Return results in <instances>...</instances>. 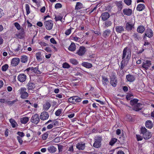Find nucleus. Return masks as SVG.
<instances>
[{
  "mask_svg": "<svg viewBox=\"0 0 154 154\" xmlns=\"http://www.w3.org/2000/svg\"><path fill=\"white\" fill-rule=\"evenodd\" d=\"M131 55V52L130 49H128L127 47L125 48L123 51L122 59L124 60H126L127 63L129 61Z\"/></svg>",
  "mask_w": 154,
  "mask_h": 154,
  "instance_id": "1",
  "label": "nucleus"
},
{
  "mask_svg": "<svg viewBox=\"0 0 154 154\" xmlns=\"http://www.w3.org/2000/svg\"><path fill=\"white\" fill-rule=\"evenodd\" d=\"M102 138V137L100 136L95 137V141L93 145L94 147L98 148L100 147L101 145Z\"/></svg>",
  "mask_w": 154,
  "mask_h": 154,
  "instance_id": "2",
  "label": "nucleus"
},
{
  "mask_svg": "<svg viewBox=\"0 0 154 154\" xmlns=\"http://www.w3.org/2000/svg\"><path fill=\"white\" fill-rule=\"evenodd\" d=\"M110 82L111 85L113 87H115L117 85V78L115 73L114 72H112L110 76Z\"/></svg>",
  "mask_w": 154,
  "mask_h": 154,
  "instance_id": "3",
  "label": "nucleus"
},
{
  "mask_svg": "<svg viewBox=\"0 0 154 154\" xmlns=\"http://www.w3.org/2000/svg\"><path fill=\"white\" fill-rule=\"evenodd\" d=\"M26 90V89L25 88H22L19 90L21 98L26 99L28 97L29 94Z\"/></svg>",
  "mask_w": 154,
  "mask_h": 154,
  "instance_id": "4",
  "label": "nucleus"
},
{
  "mask_svg": "<svg viewBox=\"0 0 154 154\" xmlns=\"http://www.w3.org/2000/svg\"><path fill=\"white\" fill-rule=\"evenodd\" d=\"M81 99L77 96H74L69 98L68 101L71 103L75 104L76 103L80 102Z\"/></svg>",
  "mask_w": 154,
  "mask_h": 154,
  "instance_id": "5",
  "label": "nucleus"
},
{
  "mask_svg": "<svg viewBox=\"0 0 154 154\" xmlns=\"http://www.w3.org/2000/svg\"><path fill=\"white\" fill-rule=\"evenodd\" d=\"M45 25L46 29L48 30H51L53 28V21L51 20L46 21L45 22Z\"/></svg>",
  "mask_w": 154,
  "mask_h": 154,
  "instance_id": "6",
  "label": "nucleus"
},
{
  "mask_svg": "<svg viewBox=\"0 0 154 154\" xmlns=\"http://www.w3.org/2000/svg\"><path fill=\"white\" fill-rule=\"evenodd\" d=\"M31 122L35 124H37L39 122L40 119L38 114H35L33 115L31 119Z\"/></svg>",
  "mask_w": 154,
  "mask_h": 154,
  "instance_id": "7",
  "label": "nucleus"
},
{
  "mask_svg": "<svg viewBox=\"0 0 154 154\" xmlns=\"http://www.w3.org/2000/svg\"><path fill=\"white\" fill-rule=\"evenodd\" d=\"M49 117L48 113L46 111L42 112L40 116V119L42 120H45L47 119Z\"/></svg>",
  "mask_w": 154,
  "mask_h": 154,
  "instance_id": "8",
  "label": "nucleus"
},
{
  "mask_svg": "<svg viewBox=\"0 0 154 154\" xmlns=\"http://www.w3.org/2000/svg\"><path fill=\"white\" fill-rule=\"evenodd\" d=\"M86 51L85 48L84 46H81L79 47V50L77 51L76 53L79 56H82L85 54Z\"/></svg>",
  "mask_w": 154,
  "mask_h": 154,
  "instance_id": "9",
  "label": "nucleus"
},
{
  "mask_svg": "<svg viewBox=\"0 0 154 154\" xmlns=\"http://www.w3.org/2000/svg\"><path fill=\"white\" fill-rule=\"evenodd\" d=\"M110 16L109 14L107 12H104L102 14L100 17L103 21L107 20Z\"/></svg>",
  "mask_w": 154,
  "mask_h": 154,
  "instance_id": "10",
  "label": "nucleus"
},
{
  "mask_svg": "<svg viewBox=\"0 0 154 154\" xmlns=\"http://www.w3.org/2000/svg\"><path fill=\"white\" fill-rule=\"evenodd\" d=\"M151 65V61L150 60H147L145 62L142 63V67L144 68L146 70H147Z\"/></svg>",
  "mask_w": 154,
  "mask_h": 154,
  "instance_id": "11",
  "label": "nucleus"
},
{
  "mask_svg": "<svg viewBox=\"0 0 154 154\" xmlns=\"http://www.w3.org/2000/svg\"><path fill=\"white\" fill-rule=\"evenodd\" d=\"M26 87L29 91H32L35 88V84L32 82L30 81L27 84Z\"/></svg>",
  "mask_w": 154,
  "mask_h": 154,
  "instance_id": "12",
  "label": "nucleus"
},
{
  "mask_svg": "<svg viewBox=\"0 0 154 154\" xmlns=\"http://www.w3.org/2000/svg\"><path fill=\"white\" fill-rule=\"evenodd\" d=\"M20 61L19 58L15 57L13 58L11 61V64L13 66H16L17 65Z\"/></svg>",
  "mask_w": 154,
  "mask_h": 154,
  "instance_id": "13",
  "label": "nucleus"
},
{
  "mask_svg": "<svg viewBox=\"0 0 154 154\" xmlns=\"http://www.w3.org/2000/svg\"><path fill=\"white\" fill-rule=\"evenodd\" d=\"M153 32L152 29H148L146 30L144 34V37L145 36L151 38L153 35Z\"/></svg>",
  "mask_w": 154,
  "mask_h": 154,
  "instance_id": "14",
  "label": "nucleus"
},
{
  "mask_svg": "<svg viewBox=\"0 0 154 154\" xmlns=\"http://www.w3.org/2000/svg\"><path fill=\"white\" fill-rule=\"evenodd\" d=\"M17 78L19 81L23 82L26 81V76L24 74H20L18 75Z\"/></svg>",
  "mask_w": 154,
  "mask_h": 154,
  "instance_id": "15",
  "label": "nucleus"
},
{
  "mask_svg": "<svg viewBox=\"0 0 154 154\" xmlns=\"http://www.w3.org/2000/svg\"><path fill=\"white\" fill-rule=\"evenodd\" d=\"M85 147V143H84L82 142L78 143L76 145L77 148L80 150H83Z\"/></svg>",
  "mask_w": 154,
  "mask_h": 154,
  "instance_id": "16",
  "label": "nucleus"
},
{
  "mask_svg": "<svg viewBox=\"0 0 154 154\" xmlns=\"http://www.w3.org/2000/svg\"><path fill=\"white\" fill-rule=\"evenodd\" d=\"M25 34L24 30L23 29H22L19 31L18 34H16L15 35L17 37L20 39H22L24 37V35Z\"/></svg>",
  "mask_w": 154,
  "mask_h": 154,
  "instance_id": "17",
  "label": "nucleus"
},
{
  "mask_svg": "<svg viewBox=\"0 0 154 154\" xmlns=\"http://www.w3.org/2000/svg\"><path fill=\"white\" fill-rule=\"evenodd\" d=\"M142 108V104L140 103H138L133 107V109L134 110L136 111H138L141 110Z\"/></svg>",
  "mask_w": 154,
  "mask_h": 154,
  "instance_id": "18",
  "label": "nucleus"
},
{
  "mask_svg": "<svg viewBox=\"0 0 154 154\" xmlns=\"http://www.w3.org/2000/svg\"><path fill=\"white\" fill-rule=\"evenodd\" d=\"M132 10L130 8H125L123 10V13L127 16H130L132 13Z\"/></svg>",
  "mask_w": 154,
  "mask_h": 154,
  "instance_id": "19",
  "label": "nucleus"
},
{
  "mask_svg": "<svg viewBox=\"0 0 154 154\" xmlns=\"http://www.w3.org/2000/svg\"><path fill=\"white\" fill-rule=\"evenodd\" d=\"M126 78L127 81L130 82H134L135 79V78L134 75L128 74L126 76Z\"/></svg>",
  "mask_w": 154,
  "mask_h": 154,
  "instance_id": "20",
  "label": "nucleus"
},
{
  "mask_svg": "<svg viewBox=\"0 0 154 154\" xmlns=\"http://www.w3.org/2000/svg\"><path fill=\"white\" fill-rule=\"evenodd\" d=\"M134 28V25L133 24L131 23L130 22H128L126 23V29L128 31H130Z\"/></svg>",
  "mask_w": 154,
  "mask_h": 154,
  "instance_id": "21",
  "label": "nucleus"
},
{
  "mask_svg": "<svg viewBox=\"0 0 154 154\" xmlns=\"http://www.w3.org/2000/svg\"><path fill=\"white\" fill-rule=\"evenodd\" d=\"M133 38L137 41L140 40L142 39V38L140 36V34L137 33H134L133 35Z\"/></svg>",
  "mask_w": 154,
  "mask_h": 154,
  "instance_id": "22",
  "label": "nucleus"
},
{
  "mask_svg": "<svg viewBox=\"0 0 154 154\" xmlns=\"http://www.w3.org/2000/svg\"><path fill=\"white\" fill-rule=\"evenodd\" d=\"M153 125L152 121L150 120H147L145 123V126L147 128L151 129L153 127Z\"/></svg>",
  "mask_w": 154,
  "mask_h": 154,
  "instance_id": "23",
  "label": "nucleus"
},
{
  "mask_svg": "<svg viewBox=\"0 0 154 154\" xmlns=\"http://www.w3.org/2000/svg\"><path fill=\"white\" fill-rule=\"evenodd\" d=\"M51 104L48 102H46L43 105V109L45 111H47L50 107Z\"/></svg>",
  "mask_w": 154,
  "mask_h": 154,
  "instance_id": "24",
  "label": "nucleus"
},
{
  "mask_svg": "<svg viewBox=\"0 0 154 154\" xmlns=\"http://www.w3.org/2000/svg\"><path fill=\"white\" fill-rule=\"evenodd\" d=\"M116 31L118 33H121L124 30L123 26H116L115 28Z\"/></svg>",
  "mask_w": 154,
  "mask_h": 154,
  "instance_id": "25",
  "label": "nucleus"
},
{
  "mask_svg": "<svg viewBox=\"0 0 154 154\" xmlns=\"http://www.w3.org/2000/svg\"><path fill=\"white\" fill-rule=\"evenodd\" d=\"M152 134L150 132H148L143 134V137L145 139L148 140L151 137Z\"/></svg>",
  "mask_w": 154,
  "mask_h": 154,
  "instance_id": "26",
  "label": "nucleus"
},
{
  "mask_svg": "<svg viewBox=\"0 0 154 154\" xmlns=\"http://www.w3.org/2000/svg\"><path fill=\"white\" fill-rule=\"evenodd\" d=\"M145 8V5L143 4H139L137 7V10L139 11H141Z\"/></svg>",
  "mask_w": 154,
  "mask_h": 154,
  "instance_id": "27",
  "label": "nucleus"
},
{
  "mask_svg": "<svg viewBox=\"0 0 154 154\" xmlns=\"http://www.w3.org/2000/svg\"><path fill=\"white\" fill-rule=\"evenodd\" d=\"M145 30V28L143 26H138L137 29V31L140 33H143Z\"/></svg>",
  "mask_w": 154,
  "mask_h": 154,
  "instance_id": "28",
  "label": "nucleus"
},
{
  "mask_svg": "<svg viewBox=\"0 0 154 154\" xmlns=\"http://www.w3.org/2000/svg\"><path fill=\"white\" fill-rule=\"evenodd\" d=\"M82 65L86 68H90L92 66V64L88 62H84L82 63Z\"/></svg>",
  "mask_w": 154,
  "mask_h": 154,
  "instance_id": "29",
  "label": "nucleus"
},
{
  "mask_svg": "<svg viewBox=\"0 0 154 154\" xmlns=\"http://www.w3.org/2000/svg\"><path fill=\"white\" fill-rule=\"evenodd\" d=\"M75 49L76 46L75 44L73 42H72L69 47L68 49L71 51H73L75 50Z\"/></svg>",
  "mask_w": 154,
  "mask_h": 154,
  "instance_id": "30",
  "label": "nucleus"
},
{
  "mask_svg": "<svg viewBox=\"0 0 154 154\" xmlns=\"http://www.w3.org/2000/svg\"><path fill=\"white\" fill-rule=\"evenodd\" d=\"M48 151L50 153H54L57 150L56 148L53 146H51L48 147Z\"/></svg>",
  "mask_w": 154,
  "mask_h": 154,
  "instance_id": "31",
  "label": "nucleus"
},
{
  "mask_svg": "<svg viewBox=\"0 0 154 154\" xmlns=\"http://www.w3.org/2000/svg\"><path fill=\"white\" fill-rule=\"evenodd\" d=\"M28 60V57L26 55H23L20 58V61L23 63H26L27 62Z\"/></svg>",
  "mask_w": 154,
  "mask_h": 154,
  "instance_id": "32",
  "label": "nucleus"
},
{
  "mask_svg": "<svg viewBox=\"0 0 154 154\" xmlns=\"http://www.w3.org/2000/svg\"><path fill=\"white\" fill-rule=\"evenodd\" d=\"M122 1L116 2H115V4L117 6L118 10H121L123 6L122 4Z\"/></svg>",
  "mask_w": 154,
  "mask_h": 154,
  "instance_id": "33",
  "label": "nucleus"
},
{
  "mask_svg": "<svg viewBox=\"0 0 154 154\" xmlns=\"http://www.w3.org/2000/svg\"><path fill=\"white\" fill-rule=\"evenodd\" d=\"M110 32L111 31L109 29H107L105 30L103 33V37L105 38L108 37L110 34Z\"/></svg>",
  "mask_w": 154,
  "mask_h": 154,
  "instance_id": "34",
  "label": "nucleus"
},
{
  "mask_svg": "<svg viewBox=\"0 0 154 154\" xmlns=\"http://www.w3.org/2000/svg\"><path fill=\"white\" fill-rule=\"evenodd\" d=\"M36 58L38 60L41 61L42 60V54L41 52H38L36 54Z\"/></svg>",
  "mask_w": 154,
  "mask_h": 154,
  "instance_id": "35",
  "label": "nucleus"
},
{
  "mask_svg": "<svg viewBox=\"0 0 154 154\" xmlns=\"http://www.w3.org/2000/svg\"><path fill=\"white\" fill-rule=\"evenodd\" d=\"M82 4L81 3L77 2L75 6V9L76 10H79L82 8Z\"/></svg>",
  "mask_w": 154,
  "mask_h": 154,
  "instance_id": "36",
  "label": "nucleus"
},
{
  "mask_svg": "<svg viewBox=\"0 0 154 154\" xmlns=\"http://www.w3.org/2000/svg\"><path fill=\"white\" fill-rule=\"evenodd\" d=\"M31 71L38 74H40L41 73V72L38 70V66L35 68L33 67H31Z\"/></svg>",
  "mask_w": 154,
  "mask_h": 154,
  "instance_id": "37",
  "label": "nucleus"
},
{
  "mask_svg": "<svg viewBox=\"0 0 154 154\" xmlns=\"http://www.w3.org/2000/svg\"><path fill=\"white\" fill-rule=\"evenodd\" d=\"M105 21V22L103 23L105 25V27H108L111 26L112 22L110 20H107Z\"/></svg>",
  "mask_w": 154,
  "mask_h": 154,
  "instance_id": "38",
  "label": "nucleus"
},
{
  "mask_svg": "<svg viewBox=\"0 0 154 154\" xmlns=\"http://www.w3.org/2000/svg\"><path fill=\"white\" fill-rule=\"evenodd\" d=\"M29 121V118L27 117H23L20 119L21 122L22 124H26Z\"/></svg>",
  "mask_w": 154,
  "mask_h": 154,
  "instance_id": "39",
  "label": "nucleus"
},
{
  "mask_svg": "<svg viewBox=\"0 0 154 154\" xmlns=\"http://www.w3.org/2000/svg\"><path fill=\"white\" fill-rule=\"evenodd\" d=\"M102 82L104 86L106 85L107 84V82L108 83L109 82L108 79L103 76H102Z\"/></svg>",
  "mask_w": 154,
  "mask_h": 154,
  "instance_id": "40",
  "label": "nucleus"
},
{
  "mask_svg": "<svg viewBox=\"0 0 154 154\" xmlns=\"http://www.w3.org/2000/svg\"><path fill=\"white\" fill-rule=\"evenodd\" d=\"M15 52H19V53L22 52V49L21 48V45L19 44L18 45L17 48L14 50Z\"/></svg>",
  "mask_w": 154,
  "mask_h": 154,
  "instance_id": "41",
  "label": "nucleus"
},
{
  "mask_svg": "<svg viewBox=\"0 0 154 154\" xmlns=\"http://www.w3.org/2000/svg\"><path fill=\"white\" fill-rule=\"evenodd\" d=\"M138 101V100L136 99H134L131 100L130 101V104L132 105H135L137 103V102Z\"/></svg>",
  "mask_w": 154,
  "mask_h": 154,
  "instance_id": "42",
  "label": "nucleus"
},
{
  "mask_svg": "<svg viewBox=\"0 0 154 154\" xmlns=\"http://www.w3.org/2000/svg\"><path fill=\"white\" fill-rule=\"evenodd\" d=\"M127 63L126 60H123L121 63L120 69L121 70H122L125 66V64H127Z\"/></svg>",
  "mask_w": 154,
  "mask_h": 154,
  "instance_id": "43",
  "label": "nucleus"
},
{
  "mask_svg": "<svg viewBox=\"0 0 154 154\" xmlns=\"http://www.w3.org/2000/svg\"><path fill=\"white\" fill-rule=\"evenodd\" d=\"M49 132L47 131L45 133L43 134L42 135V138L43 140H45L48 137Z\"/></svg>",
  "mask_w": 154,
  "mask_h": 154,
  "instance_id": "44",
  "label": "nucleus"
},
{
  "mask_svg": "<svg viewBox=\"0 0 154 154\" xmlns=\"http://www.w3.org/2000/svg\"><path fill=\"white\" fill-rule=\"evenodd\" d=\"M10 122L11 123V126L13 128H15L16 127V124L17 123L15 121L12 119H11L9 120Z\"/></svg>",
  "mask_w": 154,
  "mask_h": 154,
  "instance_id": "45",
  "label": "nucleus"
},
{
  "mask_svg": "<svg viewBox=\"0 0 154 154\" xmlns=\"http://www.w3.org/2000/svg\"><path fill=\"white\" fill-rule=\"evenodd\" d=\"M69 61L71 63L75 65L78 63V61L75 59H71L69 60Z\"/></svg>",
  "mask_w": 154,
  "mask_h": 154,
  "instance_id": "46",
  "label": "nucleus"
},
{
  "mask_svg": "<svg viewBox=\"0 0 154 154\" xmlns=\"http://www.w3.org/2000/svg\"><path fill=\"white\" fill-rule=\"evenodd\" d=\"M140 130L141 131V134H145L148 132L147 131L146 129L144 127H142L141 128Z\"/></svg>",
  "mask_w": 154,
  "mask_h": 154,
  "instance_id": "47",
  "label": "nucleus"
},
{
  "mask_svg": "<svg viewBox=\"0 0 154 154\" xmlns=\"http://www.w3.org/2000/svg\"><path fill=\"white\" fill-rule=\"evenodd\" d=\"M117 139L115 138L111 139L109 143V145L111 146L113 145L117 141Z\"/></svg>",
  "mask_w": 154,
  "mask_h": 154,
  "instance_id": "48",
  "label": "nucleus"
},
{
  "mask_svg": "<svg viewBox=\"0 0 154 154\" xmlns=\"http://www.w3.org/2000/svg\"><path fill=\"white\" fill-rule=\"evenodd\" d=\"M8 68V64H5L2 66V70L3 71H6Z\"/></svg>",
  "mask_w": 154,
  "mask_h": 154,
  "instance_id": "49",
  "label": "nucleus"
},
{
  "mask_svg": "<svg viewBox=\"0 0 154 154\" xmlns=\"http://www.w3.org/2000/svg\"><path fill=\"white\" fill-rule=\"evenodd\" d=\"M70 67V65L66 62L64 63L63 64V67L64 68L69 69Z\"/></svg>",
  "mask_w": 154,
  "mask_h": 154,
  "instance_id": "50",
  "label": "nucleus"
},
{
  "mask_svg": "<svg viewBox=\"0 0 154 154\" xmlns=\"http://www.w3.org/2000/svg\"><path fill=\"white\" fill-rule=\"evenodd\" d=\"M133 95L131 93H128L126 96V99L128 100H129L131 99H132L133 97Z\"/></svg>",
  "mask_w": 154,
  "mask_h": 154,
  "instance_id": "51",
  "label": "nucleus"
},
{
  "mask_svg": "<svg viewBox=\"0 0 154 154\" xmlns=\"http://www.w3.org/2000/svg\"><path fill=\"white\" fill-rule=\"evenodd\" d=\"M26 11L27 14L28 15L30 13V11H29V5L28 4L26 5Z\"/></svg>",
  "mask_w": 154,
  "mask_h": 154,
  "instance_id": "52",
  "label": "nucleus"
},
{
  "mask_svg": "<svg viewBox=\"0 0 154 154\" xmlns=\"http://www.w3.org/2000/svg\"><path fill=\"white\" fill-rule=\"evenodd\" d=\"M62 112V110L61 109H58L55 112V115L57 116H59L61 114Z\"/></svg>",
  "mask_w": 154,
  "mask_h": 154,
  "instance_id": "53",
  "label": "nucleus"
},
{
  "mask_svg": "<svg viewBox=\"0 0 154 154\" xmlns=\"http://www.w3.org/2000/svg\"><path fill=\"white\" fill-rule=\"evenodd\" d=\"M131 0H124V2L127 5L129 6L131 4Z\"/></svg>",
  "mask_w": 154,
  "mask_h": 154,
  "instance_id": "54",
  "label": "nucleus"
},
{
  "mask_svg": "<svg viewBox=\"0 0 154 154\" xmlns=\"http://www.w3.org/2000/svg\"><path fill=\"white\" fill-rule=\"evenodd\" d=\"M15 26L18 30H20L21 29V26L20 25L17 23H14Z\"/></svg>",
  "mask_w": 154,
  "mask_h": 154,
  "instance_id": "55",
  "label": "nucleus"
},
{
  "mask_svg": "<svg viewBox=\"0 0 154 154\" xmlns=\"http://www.w3.org/2000/svg\"><path fill=\"white\" fill-rule=\"evenodd\" d=\"M18 100L16 99L14 100H13L11 101H8V103L9 105H12L14 104L15 102L17 101Z\"/></svg>",
  "mask_w": 154,
  "mask_h": 154,
  "instance_id": "56",
  "label": "nucleus"
},
{
  "mask_svg": "<svg viewBox=\"0 0 154 154\" xmlns=\"http://www.w3.org/2000/svg\"><path fill=\"white\" fill-rule=\"evenodd\" d=\"M17 139L19 142L20 143V145H21L22 144L23 142L22 138L19 136H17Z\"/></svg>",
  "mask_w": 154,
  "mask_h": 154,
  "instance_id": "57",
  "label": "nucleus"
},
{
  "mask_svg": "<svg viewBox=\"0 0 154 154\" xmlns=\"http://www.w3.org/2000/svg\"><path fill=\"white\" fill-rule=\"evenodd\" d=\"M62 5L60 3H57L55 5V8L56 9L60 8L62 7Z\"/></svg>",
  "mask_w": 154,
  "mask_h": 154,
  "instance_id": "58",
  "label": "nucleus"
},
{
  "mask_svg": "<svg viewBox=\"0 0 154 154\" xmlns=\"http://www.w3.org/2000/svg\"><path fill=\"white\" fill-rule=\"evenodd\" d=\"M118 74H119V75L120 76L122 77L124 75V72L122 70H121L120 69V70L119 71V73H118Z\"/></svg>",
  "mask_w": 154,
  "mask_h": 154,
  "instance_id": "59",
  "label": "nucleus"
},
{
  "mask_svg": "<svg viewBox=\"0 0 154 154\" xmlns=\"http://www.w3.org/2000/svg\"><path fill=\"white\" fill-rule=\"evenodd\" d=\"M136 137L137 141L141 140L143 139L142 137L139 135L136 134Z\"/></svg>",
  "mask_w": 154,
  "mask_h": 154,
  "instance_id": "60",
  "label": "nucleus"
},
{
  "mask_svg": "<svg viewBox=\"0 0 154 154\" xmlns=\"http://www.w3.org/2000/svg\"><path fill=\"white\" fill-rule=\"evenodd\" d=\"M71 33V29L70 28L66 30L65 32V34L67 35H69Z\"/></svg>",
  "mask_w": 154,
  "mask_h": 154,
  "instance_id": "61",
  "label": "nucleus"
},
{
  "mask_svg": "<svg viewBox=\"0 0 154 154\" xmlns=\"http://www.w3.org/2000/svg\"><path fill=\"white\" fill-rule=\"evenodd\" d=\"M17 134L20 136V137H22L24 136V134L23 132L18 131Z\"/></svg>",
  "mask_w": 154,
  "mask_h": 154,
  "instance_id": "62",
  "label": "nucleus"
},
{
  "mask_svg": "<svg viewBox=\"0 0 154 154\" xmlns=\"http://www.w3.org/2000/svg\"><path fill=\"white\" fill-rule=\"evenodd\" d=\"M58 149L59 152H62V151L63 146L61 145H58Z\"/></svg>",
  "mask_w": 154,
  "mask_h": 154,
  "instance_id": "63",
  "label": "nucleus"
},
{
  "mask_svg": "<svg viewBox=\"0 0 154 154\" xmlns=\"http://www.w3.org/2000/svg\"><path fill=\"white\" fill-rule=\"evenodd\" d=\"M44 50L47 52L50 53H51L52 52V51L51 50L50 48L49 47H46L45 48H44Z\"/></svg>",
  "mask_w": 154,
  "mask_h": 154,
  "instance_id": "64",
  "label": "nucleus"
}]
</instances>
